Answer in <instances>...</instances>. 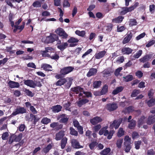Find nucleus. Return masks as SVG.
<instances>
[{
	"label": "nucleus",
	"mask_w": 155,
	"mask_h": 155,
	"mask_svg": "<svg viewBox=\"0 0 155 155\" xmlns=\"http://www.w3.org/2000/svg\"><path fill=\"white\" fill-rule=\"evenodd\" d=\"M110 149L109 148H107L102 151L100 153V154L103 155H107L110 152Z\"/></svg>",
	"instance_id": "obj_41"
},
{
	"label": "nucleus",
	"mask_w": 155,
	"mask_h": 155,
	"mask_svg": "<svg viewBox=\"0 0 155 155\" xmlns=\"http://www.w3.org/2000/svg\"><path fill=\"white\" fill-rule=\"evenodd\" d=\"M52 145L51 144H49L46 147L43 148V151L45 153H47L51 148Z\"/></svg>",
	"instance_id": "obj_42"
},
{
	"label": "nucleus",
	"mask_w": 155,
	"mask_h": 155,
	"mask_svg": "<svg viewBox=\"0 0 155 155\" xmlns=\"http://www.w3.org/2000/svg\"><path fill=\"white\" fill-rule=\"evenodd\" d=\"M51 122V120L50 119L45 117L41 120V122L44 124H47Z\"/></svg>",
	"instance_id": "obj_48"
},
{
	"label": "nucleus",
	"mask_w": 155,
	"mask_h": 155,
	"mask_svg": "<svg viewBox=\"0 0 155 155\" xmlns=\"http://www.w3.org/2000/svg\"><path fill=\"white\" fill-rule=\"evenodd\" d=\"M68 46V44L67 43H64L58 46V48L61 50H63L65 49Z\"/></svg>",
	"instance_id": "obj_35"
},
{
	"label": "nucleus",
	"mask_w": 155,
	"mask_h": 155,
	"mask_svg": "<svg viewBox=\"0 0 155 155\" xmlns=\"http://www.w3.org/2000/svg\"><path fill=\"white\" fill-rule=\"evenodd\" d=\"M122 68L121 67L117 69L115 71L114 74L116 76L119 75L120 72L122 70Z\"/></svg>",
	"instance_id": "obj_62"
},
{
	"label": "nucleus",
	"mask_w": 155,
	"mask_h": 155,
	"mask_svg": "<svg viewBox=\"0 0 155 155\" xmlns=\"http://www.w3.org/2000/svg\"><path fill=\"white\" fill-rule=\"evenodd\" d=\"M123 89L124 87L122 86L118 87L113 91L112 94L114 95L117 94L121 92Z\"/></svg>",
	"instance_id": "obj_22"
},
{
	"label": "nucleus",
	"mask_w": 155,
	"mask_h": 155,
	"mask_svg": "<svg viewBox=\"0 0 155 155\" xmlns=\"http://www.w3.org/2000/svg\"><path fill=\"white\" fill-rule=\"evenodd\" d=\"M58 39V36L55 34H52L50 36L43 37L42 38V41L45 43H51L55 41Z\"/></svg>",
	"instance_id": "obj_1"
},
{
	"label": "nucleus",
	"mask_w": 155,
	"mask_h": 155,
	"mask_svg": "<svg viewBox=\"0 0 155 155\" xmlns=\"http://www.w3.org/2000/svg\"><path fill=\"white\" fill-rule=\"evenodd\" d=\"M123 78L124 81L126 82H128L132 81L133 79V76L132 75H129L123 77Z\"/></svg>",
	"instance_id": "obj_36"
},
{
	"label": "nucleus",
	"mask_w": 155,
	"mask_h": 155,
	"mask_svg": "<svg viewBox=\"0 0 155 155\" xmlns=\"http://www.w3.org/2000/svg\"><path fill=\"white\" fill-rule=\"evenodd\" d=\"M97 71V69L94 68H91L89 70L88 72L87 73V76L88 77H90L96 74Z\"/></svg>",
	"instance_id": "obj_19"
},
{
	"label": "nucleus",
	"mask_w": 155,
	"mask_h": 155,
	"mask_svg": "<svg viewBox=\"0 0 155 155\" xmlns=\"http://www.w3.org/2000/svg\"><path fill=\"white\" fill-rule=\"evenodd\" d=\"M105 51H99L96 53L95 55V57L97 59H99L104 57L106 53Z\"/></svg>",
	"instance_id": "obj_15"
},
{
	"label": "nucleus",
	"mask_w": 155,
	"mask_h": 155,
	"mask_svg": "<svg viewBox=\"0 0 155 155\" xmlns=\"http://www.w3.org/2000/svg\"><path fill=\"white\" fill-rule=\"evenodd\" d=\"M114 133V131L113 130H111L110 132L108 131V133L107 135V138L108 139H111Z\"/></svg>",
	"instance_id": "obj_52"
},
{
	"label": "nucleus",
	"mask_w": 155,
	"mask_h": 155,
	"mask_svg": "<svg viewBox=\"0 0 155 155\" xmlns=\"http://www.w3.org/2000/svg\"><path fill=\"white\" fill-rule=\"evenodd\" d=\"M123 141V140L122 139H119L117 142V145L118 148H120Z\"/></svg>",
	"instance_id": "obj_53"
},
{
	"label": "nucleus",
	"mask_w": 155,
	"mask_h": 155,
	"mask_svg": "<svg viewBox=\"0 0 155 155\" xmlns=\"http://www.w3.org/2000/svg\"><path fill=\"white\" fill-rule=\"evenodd\" d=\"M24 83L26 85L31 87L34 88V81L31 80H24Z\"/></svg>",
	"instance_id": "obj_16"
},
{
	"label": "nucleus",
	"mask_w": 155,
	"mask_h": 155,
	"mask_svg": "<svg viewBox=\"0 0 155 155\" xmlns=\"http://www.w3.org/2000/svg\"><path fill=\"white\" fill-rule=\"evenodd\" d=\"M9 136V134L8 132H6L3 133L2 134V138L3 140H6L8 139Z\"/></svg>",
	"instance_id": "obj_51"
},
{
	"label": "nucleus",
	"mask_w": 155,
	"mask_h": 155,
	"mask_svg": "<svg viewBox=\"0 0 155 155\" xmlns=\"http://www.w3.org/2000/svg\"><path fill=\"white\" fill-rule=\"evenodd\" d=\"M131 139L128 135L126 136L124 138V144H130Z\"/></svg>",
	"instance_id": "obj_28"
},
{
	"label": "nucleus",
	"mask_w": 155,
	"mask_h": 155,
	"mask_svg": "<svg viewBox=\"0 0 155 155\" xmlns=\"http://www.w3.org/2000/svg\"><path fill=\"white\" fill-rule=\"evenodd\" d=\"M155 121V118L154 116L153 115L151 116H150L148 118V120L147 121V123L148 124H151L153 123Z\"/></svg>",
	"instance_id": "obj_30"
},
{
	"label": "nucleus",
	"mask_w": 155,
	"mask_h": 155,
	"mask_svg": "<svg viewBox=\"0 0 155 155\" xmlns=\"http://www.w3.org/2000/svg\"><path fill=\"white\" fill-rule=\"evenodd\" d=\"M121 11L120 12V15H124L127 12H131L130 7L129 8L124 7L121 8Z\"/></svg>",
	"instance_id": "obj_18"
},
{
	"label": "nucleus",
	"mask_w": 155,
	"mask_h": 155,
	"mask_svg": "<svg viewBox=\"0 0 155 155\" xmlns=\"http://www.w3.org/2000/svg\"><path fill=\"white\" fill-rule=\"evenodd\" d=\"M71 105V103L70 102H68L67 103L64 104V107L66 110L71 111L70 108L69 107Z\"/></svg>",
	"instance_id": "obj_56"
},
{
	"label": "nucleus",
	"mask_w": 155,
	"mask_h": 155,
	"mask_svg": "<svg viewBox=\"0 0 155 155\" xmlns=\"http://www.w3.org/2000/svg\"><path fill=\"white\" fill-rule=\"evenodd\" d=\"M52 68L51 65L46 64H43L41 65V68H43L46 71H51L52 70L50 69H51Z\"/></svg>",
	"instance_id": "obj_20"
},
{
	"label": "nucleus",
	"mask_w": 155,
	"mask_h": 155,
	"mask_svg": "<svg viewBox=\"0 0 155 155\" xmlns=\"http://www.w3.org/2000/svg\"><path fill=\"white\" fill-rule=\"evenodd\" d=\"M145 118L144 117H142L138 121V125L140 127L145 122Z\"/></svg>",
	"instance_id": "obj_43"
},
{
	"label": "nucleus",
	"mask_w": 155,
	"mask_h": 155,
	"mask_svg": "<svg viewBox=\"0 0 155 155\" xmlns=\"http://www.w3.org/2000/svg\"><path fill=\"white\" fill-rule=\"evenodd\" d=\"M8 85L11 88H18L19 87L20 84L18 82L10 81L8 83Z\"/></svg>",
	"instance_id": "obj_13"
},
{
	"label": "nucleus",
	"mask_w": 155,
	"mask_h": 155,
	"mask_svg": "<svg viewBox=\"0 0 155 155\" xmlns=\"http://www.w3.org/2000/svg\"><path fill=\"white\" fill-rule=\"evenodd\" d=\"M50 127L53 128L56 127L57 129H59L62 128V125L61 124L59 125L58 123L53 122L50 124Z\"/></svg>",
	"instance_id": "obj_25"
},
{
	"label": "nucleus",
	"mask_w": 155,
	"mask_h": 155,
	"mask_svg": "<svg viewBox=\"0 0 155 155\" xmlns=\"http://www.w3.org/2000/svg\"><path fill=\"white\" fill-rule=\"evenodd\" d=\"M101 125L98 124L95 126H94L93 127V129L94 131L97 132L101 129Z\"/></svg>",
	"instance_id": "obj_63"
},
{
	"label": "nucleus",
	"mask_w": 155,
	"mask_h": 155,
	"mask_svg": "<svg viewBox=\"0 0 155 155\" xmlns=\"http://www.w3.org/2000/svg\"><path fill=\"white\" fill-rule=\"evenodd\" d=\"M129 122L130 123L128 124L129 127L131 129L133 128L136 125V121L132 119Z\"/></svg>",
	"instance_id": "obj_38"
},
{
	"label": "nucleus",
	"mask_w": 155,
	"mask_h": 155,
	"mask_svg": "<svg viewBox=\"0 0 155 155\" xmlns=\"http://www.w3.org/2000/svg\"><path fill=\"white\" fill-rule=\"evenodd\" d=\"M132 34L130 31H128L127 35L124 38L123 41V43L125 44L128 43L131 40L132 37Z\"/></svg>",
	"instance_id": "obj_9"
},
{
	"label": "nucleus",
	"mask_w": 155,
	"mask_h": 155,
	"mask_svg": "<svg viewBox=\"0 0 155 155\" xmlns=\"http://www.w3.org/2000/svg\"><path fill=\"white\" fill-rule=\"evenodd\" d=\"M121 122L122 120L121 119L115 120L113 122H110V127L111 129L114 128L116 129L119 127Z\"/></svg>",
	"instance_id": "obj_4"
},
{
	"label": "nucleus",
	"mask_w": 155,
	"mask_h": 155,
	"mask_svg": "<svg viewBox=\"0 0 155 155\" xmlns=\"http://www.w3.org/2000/svg\"><path fill=\"white\" fill-rule=\"evenodd\" d=\"M125 147V151L126 152L128 153L129 152L131 148V146L130 144H124Z\"/></svg>",
	"instance_id": "obj_61"
},
{
	"label": "nucleus",
	"mask_w": 155,
	"mask_h": 155,
	"mask_svg": "<svg viewBox=\"0 0 155 155\" xmlns=\"http://www.w3.org/2000/svg\"><path fill=\"white\" fill-rule=\"evenodd\" d=\"M15 135L14 134H12L10 137L8 143L9 144H11L13 141H15Z\"/></svg>",
	"instance_id": "obj_58"
},
{
	"label": "nucleus",
	"mask_w": 155,
	"mask_h": 155,
	"mask_svg": "<svg viewBox=\"0 0 155 155\" xmlns=\"http://www.w3.org/2000/svg\"><path fill=\"white\" fill-rule=\"evenodd\" d=\"M34 88L36 87H40L42 86V85L40 82V81H34Z\"/></svg>",
	"instance_id": "obj_60"
},
{
	"label": "nucleus",
	"mask_w": 155,
	"mask_h": 155,
	"mask_svg": "<svg viewBox=\"0 0 155 155\" xmlns=\"http://www.w3.org/2000/svg\"><path fill=\"white\" fill-rule=\"evenodd\" d=\"M55 32L64 38H67L68 35L63 29L61 28H58L55 31Z\"/></svg>",
	"instance_id": "obj_7"
},
{
	"label": "nucleus",
	"mask_w": 155,
	"mask_h": 155,
	"mask_svg": "<svg viewBox=\"0 0 155 155\" xmlns=\"http://www.w3.org/2000/svg\"><path fill=\"white\" fill-rule=\"evenodd\" d=\"M53 50V49L51 47H48L45 48V51H41L42 56L44 57H49L50 56V55L47 53L52 51Z\"/></svg>",
	"instance_id": "obj_11"
},
{
	"label": "nucleus",
	"mask_w": 155,
	"mask_h": 155,
	"mask_svg": "<svg viewBox=\"0 0 155 155\" xmlns=\"http://www.w3.org/2000/svg\"><path fill=\"white\" fill-rule=\"evenodd\" d=\"M72 91H73L75 92L76 94H78L80 92V93L79 95V100L81 99V97L83 95V94L82 93L84 92V90L83 88L79 87H78L72 88Z\"/></svg>",
	"instance_id": "obj_8"
},
{
	"label": "nucleus",
	"mask_w": 155,
	"mask_h": 155,
	"mask_svg": "<svg viewBox=\"0 0 155 155\" xmlns=\"http://www.w3.org/2000/svg\"><path fill=\"white\" fill-rule=\"evenodd\" d=\"M137 22L136 20L134 19H131L129 22V25L130 26H135L137 25Z\"/></svg>",
	"instance_id": "obj_39"
},
{
	"label": "nucleus",
	"mask_w": 155,
	"mask_h": 155,
	"mask_svg": "<svg viewBox=\"0 0 155 155\" xmlns=\"http://www.w3.org/2000/svg\"><path fill=\"white\" fill-rule=\"evenodd\" d=\"M136 75L139 78H140L143 76V73L140 71H138L135 73Z\"/></svg>",
	"instance_id": "obj_57"
},
{
	"label": "nucleus",
	"mask_w": 155,
	"mask_h": 155,
	"mask_svg": "<svg viewBox=\"0 0 155 155\" xmlns=\"http://www.w3.org/2000/svg\"><path fill=\"white\" fill-rule=\"evenodd\" d=\"M74 69V68L72 66L65 67L61 69L60 73L61 74L65 75L71 72Z\"/></svg>",
	"instance_id": "obj_5"
},
{
	"label": "nucleus",
	"mask_w": 155,
	"mask_h": 155,
	"mask_svg": "<svg viewBox=\"0 0 155 155\" xmlns=\"http://www.w3.org/2000/svg\"><path fill=\"white\" fill-rule=\"evenodd\" d=\"M118 107L117 104L114 103H110L106 104V109L110 111H113L116 110Z\"/></svg>",
	"instance_id": "obj_6"
},
{
	"label": "nucleus",
	"mask_w": 155,
	"mask_h": 155,
	"mask_svg": "<svg viewBox=\"0 0 155 155\" xmlns=\"http://www.w3.org/2000/svg\"><path fill=\"white\" fill-rule=\"evenodd\" d=\"M67 139L66 137L64 138L61 140V147L62 149H64L67 142Z\"/></svg>",
	"instance_id": "obj_40"
},
{
	"label": "nucleus",
	"mask_w": 155,
	"mask_h": 155,
	"mask_svg": "<svg viewBox=\"0 0 155 155\" xmlns=\"http://www.w3.org/2000/svg\"><path fill=\"white\" fill-rule=\"evenodd\" d=\"M62 108V107L60 105H57L53 107L52 109L54 112H58L61 110Z\"/></svg>",
	"instance_id": "obj_29"
},
{
	"label": "nucleus",
	"mask_w": 155,
	"mask_h": 155,
	"mask_svg": "<svg viewBox=\"0 0 155 155\" xmlns=\"http://www.w3.org/2000/svg\"><path fill=\"white\" fill-rule=\"evenodd\" d=\"M108 86L105 85L103 87L101 91L102 95L105 94L108 92Z\"/></svg>",
	"instance_id": "obj_31"
},
{
	"label": "nucleus",
	"mask_w": 155,
	"mask_h": 155,
	"mask_svg": "<svg viewBox=\"0 0 155 155\" xmlns=\"http://www.w3.org/2000/svg\"><path fill=\"white\" fill-rule=\"evenodd\" d=\"M139 3L138 2H135L134 3L133 5L130 6V7L131 11H133L134 9L137 7L139 5Z\"/></svg>",
	"instance_id": "obj_59"
},
{
	"label": "nucleus",
	"mask_w": 155,
	"mask_h": 155,
	"mask_svg": "<svg viewBox=\"0 0 155 155\" xmlns=\"http://www.w3.org/2000/svg\"><path fill=\"white\" fill-rule=\"evenodd\" d=\"M64 135V132L63 131H60L58 133L56 134L55 139L57 140H60L63 137Z\"/></svg>",
	"instance_id": "obj_27"
},
{
	"label": "nucleus",
	"mask_w": 155,
	"mask_h": 155,
	"mask_svg": "<svg viewBox=\"0 0 155 155\" xmlns=\"http://www.w3.org/2000/svg\"><path fill=\"white\" fill-rule=\"evenodd\" d=\"M71 142L72 146L74 148H80L83 147L82 146L80 145L78 141L75 139H72Z\"/></svg>",
	"instance_id": "obj_12"
},
{
	"label": "nucleus",
	"mask_w": 155,
	"mask_h": 155,
	"mask_svg": "<svg viewBox=\"0 0 155 155\" xmlns=\"http://www.w3.org/2000/svg\"><path fill=\"white\" fill-rule=\"evenodd\" d=\"M61 118L60 121L62 123H66L68 120V118L67 117V116L66 114H63L60 115L59 116V118L58 119H59Z\"/></svg>",
	"instance_id": "obj_17"
},
{
	"label": "nucleus",
	"mask_w": 155,
	"mask_h": 155,
	"mask_svg": "<svg viewBox=\"0 0 155 155\" xmlns=\"http://www.w3.org/2000/svg\"><path fill=\"white\" fill-rule=\"evenodd\" d=\"M73 79L71 78H67V79L65 78H63L58 80L56 83V85L57 86H61L67 82V81H69V84L68 87H69L71 84Z\"/></svg>",
	"instance_id": "obj_2"
},
{
	"label": "nucleus",
	"mask_w": 155,
	"mask_h": 155,
	"mask_svg": "<svg viewBox=\"0 0 155 155\" xmlns=\"http://www.w3.org/2000/svg\"><path fill=\"white\" fill-rule=\"evenodd\" d=\"M70 133L71 134L74 135L75 136H77L78 135V132L77 131L75 130L74 128L72 127L70 128Z\"/></svg>",
	"instance_id": "obj_49"
},
{
	"label": "nucleus",
	"mask_w": 155,
	"mask_h": 155,
	"mask_svg": "<svg viewBox=\"0 0 155 155\" xmlns=\"http://www.w3.org/2000/svg\"><path fill=\"white\" fill-rule=\"evenodd\" d=\"M101 84V82L100 81H95L93 84V87L94 88H97L99 87Z\"/></svg>",
	"instance_id": "obj_33"
},
{
	"label": "nucleus",
	"mask_w": 155,
	"mask_h": 155,
	"mask_svg": "<svg viewBox=\"0 0 155 155\" xmlns=\"http://www.w3.org/2000/svg\"><path fill=\"white\" fill-rule=\"evenodd\" d=\"M124 18V17L121 16H119L118 17L113 19L112 20V21L115 23H120L122 21Z\"/></svg>",
	"instance_id": "obj_24"
},
{
	"label": "nucleus",
	"mask_w": 155,
	"mask_h": 155,
	"mask_svg": "<svg viewBox=\"0 0 155 155\" xmlns=\"http://www.w3.org/2000/svg\"><path fill=\"white\" fill-rule=\"evenodd\" d=\"M26 111V109L24 107L18 106L15 111L12 113L11 115L15 116L18 114H23L25 113Z\"/></svg>",
	"instance_id": "obj_3"
},
{
	"label": "nucleus",
	"mask_w": 155,
	"mask_h": 155,
	"mask_svg": "<svg viewBox=\"0 0 155 155\" xmlns=\"http://www.w3.org/2000/svg\"><path fill=\"white\" fill-rule=\"evenodd\" d=\"M22 137V135L21 134H19L18 136H16L15 135V141L18 142L20 141Z\"/></svg>",
	"instance_id": "obj_47"
},
{
	"label": "nucleus",
	"mask_w": 155,
	"mask_h": 155,
	"mask_svg": "<svg viewBox=\"0 0 155 155\" xmlns=\"http://www.w3.org/2000/svg\"><path fill=\"white\" fill-rule=\"evenodd\" d=\"M102 119L100 117H96L91 119L90 120L91 123L93 125H95L101 122Z\"/></svg>",
	"instance_id": "obj_10"
},
{
	"label": "nucleus",
	"mask_w": 155,
	"mask_h": 155,
	"mask_svg": "<svg viewBox=\"0 0 155 155\" xmlns=\"http://www.w3.org/2000/svg\"><path fill=\"white\" fill-rule=\"evenodd\" d=\"M112 29V27L111 25H108L105 26L103 28L104 30H106L107 32L110 31Z\"/></svg>",
	"instance_id": "obj_64"
},
{
	"label": "nucleus",
	"mask_w": 155,
	"mask_h": 155,
	"mask_svg": "<svg viewBox=\"0 0 155 155\" xmlns=\"http://www.w3.org/2000/svg\"><path fill=\"white\" fill-rule=\"evenodd\" d=\"M75 34L78 36L83 37L85 35L86 32L84 31H80L79 30H77L75 31Z\"/></svg>",
	"instance_id": "obj_37"
},
{
	"label": "nucleus",
	"mask_w": 155,
	"mask_h": 155,
	"mask_svg": "<svg viewBox=\"0 0 155 155\" xmlns=\"http://www.w3.org/2000/svg\"><path fill=\"white\" fill-rule=\"evenodd\" d=\"M78 39L74 38H71L68 40V42L71 43L78 42Z\"/></svg>",
	"instance_id": "obj_55"
},
{
	"label": "nucleus",
	"mask_w": 155,
	"mask_h": 155,
	"mask_svg": "<svg viewBox=\"0 0 155 155\" xmlns=\"http://www.w3.org/2000/svg\"><path fill=\"white\" fill-rule=\"evenodd\" d=\"M132 51L133 50L129 48H124L122 50V52L124 54H127L131 53Z\"/></svg>",
	"instance_id": "obj_23"
},
{
	"label": "nucleus",
	"mask_w": 155,
	"mask_h": 155,
	"mask_svg": "<svg viewBox=\"0 0 155 155\" xmlns=\"http://www.w3.org/2000/svg\"><path fill=\"white\" fill-rule=\"evenodd\" d=\"M141 142L140 141H136L134 142V145L135 146V148L138 150L140 148V145L141 144Z\"/></svg>",
	"instance_id": "obj_50"
},
{
	"label": "nucleus",
	"mask_w": 155,
	"mask_h": 155,
	"mask_svg": "<svg viewBox=\"0 0 155 155\" xmlns=\"http://www.w3.org/2000/svg\"><path fill=\"white\" fill-rule=\"evenodd\" d=\"M134 109L133 107L130 106L126 108L124 110V112L126 113L131 112L134 110Z\"/></svg>",
	"instance_id": "obj_54"
},
{
	"label": "nucleus",
	"mask_w": 155,
	"mask_h": 155,
	"mask_svg": "<svg viewBox=\"0 0 155 155\" xmlns=\"http://www.w3.org/2000/svg\"><path fill=\"white\" fill-rule=\"evenodd\" d=\"M152 58L151 55L148 54L145 55L143 57L140 59V61L143 63H144L150 60Z\"/></svg>",
	"instance_id": "obj_21"
},
{
	"label": "nucleus",
	"mask_w": 155,
	"mask_h": 155,
	"mask_svg": "<svg viewBox=\"0 0 155 155\" xmlns=\"http://www.w3.org/2000/svg\"><path fill=\"white\" fill-rule=\"evenodd\" d=\"M142 53V51L140 50L134 55L133 57L135 58H138L141 56Z\"/></svg>",
	"instance_id": "obj_44"
},
{
	"label": "nucleus",
	"mask_w": 155,
	"mask_h": 155,
	"mask_svg": "<svg viewBox=\"0 0 155 155\" xmlns=\"http://www.w3.org/2000/svg\"><path fill=\"white\" fill-rule=\"evenodd\" d=\"M88 100L87 99L80 100L77 102L78 105L79 107H81L83 105L88 102Z\"/></svg>",
	"instance_id": "obj_26"
},
{
	"label": "nucleus",
	"mask_w": 155,
	"mask_h": 155,
	"mask_svg": "<svg viewBox=\"0 0 155 155\" xmlns=\"http://www.w3.org/2000/svg\"><path fill=\"white\" fill-rule=\"evenodd\" d=\"M108 128L107 126H105L102 128L99 131V134L100 135H101L104 134L105 136H107L108 133V130L107 129Z\"/></svg>",
	"instance_id": "obj_14"
},
{
	"label": "nucleus",
	"mask_w": 155,
	"mask_h": 155,
	"mask_svg": "<svg viewBox=\"0 0 155 155\" xmlns=\"http://www.w3.org/2000/svg\"><path fill=\"white\" fill-rule=\"evenodd\" d=\"M148 106L149 107H152L155 104V98H152L149 100L147 102Z\"/></svg>",
	"instance_id": "obj_32"
},
{
	"label": "nucleus",
	"mask_w": 155,
	"mask_h": 155,
	"mask_svg": "<svg viewBox=\"0 0 155 155\" xmlns=\"http://www.w3.org/2000/svg\"><path fill=\"white\" fill-rule=\"evenodd\" d=\"M32 6L35 8L40 7L41 6V3L38 1H35L33 3Z\"/></svg>",
	"instance_id": "obj_45"
},
{
	"label": "nucleus",
	"mask_w": 155,
	"mask_h": 155,
	"mask_svg": "<svg viewBox=\"0 0 155 155\" xmlns=\"http://www.w3.org/2000/svg\"><path fill=\"white\" fill-rule=\"evenodd\" d=\"M125 131L122 128H120L118 132L117 133V136L119 137H120L124 135Z\"/></svg>",
	"instance_id": "obj_34"
},
{
	"label": "nucleus",
	"mask_w": 155,
	"mask_h": 155,
	"mask_svg": "<svg viewBox=\"0 0 155 155\" xmlns=\"http://www.w3.org/2000/svg\"><path fill=\"white\" fill-rule=\"evenodd\" d=\"M140 91L138 90H134L132 92L131 96L132 97H135L137 95L140 94Z\"/></svg>",
	"instance_id": "obj_46"
}]
</instances>
